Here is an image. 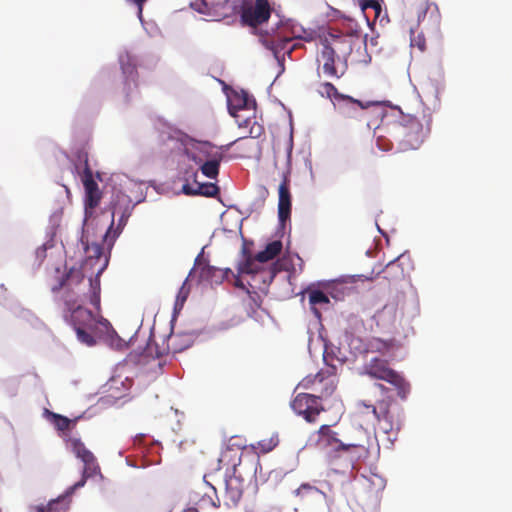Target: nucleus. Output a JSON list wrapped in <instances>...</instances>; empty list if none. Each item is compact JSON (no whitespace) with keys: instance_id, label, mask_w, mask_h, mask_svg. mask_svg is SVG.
<instances>
[{"instance_id":"f257e3e1","label":"nucleus","mask_w":512,"mask_h":512,"mask_svg":"<svg viewBox=\"0 0 512 512\" xmlns=\"http://www.w3.org/2000/svg\"><path fill=\"white\" fill-rule=\"evenodd\" d=\"M114 225V212L111 213V220L109 227L106 233L103 235L102 244L93 242L91 244L87 243L85 245V253L87 255L86 260L84 262V267L90 266L93 268L97 266L96 275L94 278H89V287H90V296L89 302L95 307V309L99 312L101 308V284H100V275L106 269L109 258L106 254L105 250H107L108 254L114 245V241L116 239V234L111 235V230Z\"/></svg>"},{"instance_id":"f03ea898","label":"nucleus","mask_w":512,"mask_h":512,"mask_svg":"<svg viewBox=\"0 0 512 512\" xmlns=\"http://www.w3.org/2000/svg\"><path fill=\"white\" fill-rule=\"evenodd\" d=\"M392 360L373 356L363 364L360 375L393 385L397 389L398 396L404 399L410 391V385L402 375L390 367Z\"/></svg>"},{"instance_id":"7ed1b4c3","label":"nucleus","mask_w":512,"mask_h":512,"mask_svg":"<svg viewBox=\"0 0 512 512\" xmlns=\"http://www.w3.org/2000/svg\"><path fill=\"white\" fill-rule=\"evenodd\" d=\"M52 292L62 291L64 305H74L78 302L89 301L90 287L85 283V275L81 268L71 267L58 282L51 287Z\"/></svg>"},{"instance_id":"20e7f679","label":"nucleus","mask_w":512,"mask_h":512,"mask_svg":"<svg viewBox=\"0 0 512 512\" xmlns=\"http://www.w3.org/2000/svg\"><path fill=\"white\" fill-rule=\"evenodd\" d=\"M83 302H78L72 305L65 306V318L73 326L77 339L87 345L93 346L96 341L93 337V332L97 326L96 316L82 306Z\"/></svg>"},{"instance_id":"39448f33","label":"nucleus","mask_w":512,"mask_h":512,"mask_svg":"<svg viewBox=\"0 0 512 512\" xmlns=\"http://www.w3.org/2000/svg\"><path fill=\"white\" fill-rule=\"evenodd\" d=\"M334 369L333 367L332 370H320L314 375H307L298 386L316 392L315 395L319 397L320 401L323 398H328L334 393L337 386Z\"/></svg>"},{"instance_id":"423d86ee","label":"nucleus","mask_w":512,"mask_h":512,"mask_svg":"<svg viewBox=\"0 0 512 512\" xmlns=\"http://www.w3.org/2000/svg\"><path fill=\"white\" fill-rule=\"evenodd\" d=\"M319 42L323 48L338 55L339 59L345 60H348L353 47L357 43L352 38L342 35L336 28H330L320 34Z\"/></svg>"},{"instance_id":"0eeeda50","label":"nucleus","mask_w":512,"mask_h":512,"mask_svg":"<svg viewBox=\"0 0 512 512\" xmlns=\"http://www.w3.org/2000/svg\"><path fill=\"white\" fill-rule=\"evenodd\" d=\"M73 452L84 463L82 478L68 488V494H73L78 488L85 485L88 478L100 474V467L93 453L88 450L80 439L72 440Z\"/></svg>"},{"instance_id":"6e6552de","label":"nucleus","mask_w":512,"mask_h":512,"mask_svg":"<svg viewBox=\"0 0 512 512\" xmlns=\"http://www.w3.org/2000/svg\"><path fill=\"white\" fill-rule=\"evenodd\" d=\"M367 410H371L375 419L378 421L380 429L384 433L392 431H399L402 425L400 419L399 409H391V403L387 400H382L377 403V406L364 405Z\"/></svg>"},{"instance_id":"1a4fd4ad","label":"nucleus","mask_w":512,"mask_h":512,"mask_svg":"<svg viewBox=\"0 0 512 512\" xmlns=\"http://www.w3.org/2000/svg\"><path fill=\"white\" fill-rule=\"evenodd\" d=\"M355 441H344L340 451L341 456H347L353 463L369 455L371 437L363 427H354Z\"/></svg>"},{"instance_id":"9d476101","label":"nucleus","mask_w":512,"mask_h":512,"mask_svg":"<svg viewBox=\"0 0 512 512\" xmlns=\"http://www.w3.org/2000/svg\"><path fill=\"white\" fill-rule=\"evenodd\" d=\"M291 408L309 423L316 422L317 417L324 411L319 397L309 393L297 394L291 402Z\"/></svg>"},{"instance_id":"9b49d317","label":"nucleus","mask_w":512,"mask_h":512,"mask_svg":"<svg viewBox=\"0 0 512 512\" xmlns=\"http://www.w3.org/2000/svg\"><path fill=\"white\" fill-rule=\"evenodd\" d=\"M200 153L204 156V159L195 157V163L200 165V170L204 176L210 179H216L219 175L223 153L210 143H204L200 149Z\"/></svg>"},{"instance_id":"f8f14e48","label":"nucleus","mask_w":512,"mask_h":512,"mask_svg":"<svg viewBox=\"0 0 512 512\" xmlns=\"http://www.w3.org/2000/svg\"><path fill=\"white\" fill-rule=\"evenodd\" d=\"M318 70L329 78L340 79L347 71V60L339 59L338 55L322 47L317 57Z\"/></svg>"},{"instance_id":"ddd939ff","label":"nucleus","mask_w":512,"mask_h":512,"mask_svg":"<svg viewBox=\"0 0 512 512\" xmlns=\"http://www.w3.org/2000/svg\"><path fill=\"white\" fill-rule=\"evenodd\" d=\"M271 11L268 0H256L254 6L242 9L241 20L243 24L256 28L269 20Z\"/></svg>"},{"instance_id":"4468645a","label":"nucleus","mask_w":512,"mask_h":512,"mask_svg":"<svg viewBox=\"0 0 512 512\" xmlns=\"http://www.w3.org/2000/svg\"><path fill=\"white\" fill-rule=\"evenodd\" d=\"M85 189V223H87L94 215L95 208L99 205L102 193L98 184L93 179V173L87 171L86 176H81Z\"/></svg>"},{"instance_id":"2eb2a0df","label":"nucleus","mask_w":512,"mask_h":512,"mask_svg":"<svg viewBox=\"0 0 512 512\" xmlns=\"http://www.w3.org/2000/svg\"><path fill=\"white\" fill-rule=\"evenodd\" d=\"M372 104V102H362L351 96L344 95L340 97L338 102H335L334 108L342 118L358 120L363 116V111Z\"/></svg>"},{"instance_id":"dca6fc26","label":"nucleus","mask_w":512,"mask_h":512,"mask_svg":"<svg viewBox=\"0 0 512 512\" xmlns=\"http://www.w3.org/2000/svg\"><path fill=\"white\" fill-rule=\"evenodd\" d=\"M344 441L337 438L329 425H322L316 432L315 446L328 453H333L335 457H340L341 447Z\"/></svg>"},{"instance_id":"f3484780","label":"nucleus","mask_w":512,"mask_h":512,"mask_svg":"<svg viewBox=\"0 0 512 512\" xmlns=\"http://www.w3.org/2000/svg\"><path fill=\"white\" fill-rule=\"evenodd\" d=\"M399 349L397 341L393 338L381 339L378 337L371 338L366 344V353L378 354L381 358L394 359L395 352Z\"/></svg>"},{"instance_id":"a211bd4d","label":"nucleus","mask_w":512,"mask_h":512,"mask_svg":"<svg viewBox=\"0 0 512 512\" xmlns=\"http://www.w3.org/2000/svg\"><path fill=\"white\" fill-rule=\"evenodd\" d=\"M290 180L287 175L283 176V180L279 185L278 194V218L282 226L290 219L291 216V193H290Z\"/></svg>"},{"instance_id":"6ab92c4d","label":"nucleus","mask_w":512,"mask_h":512,"mask_svg":"<svg viewBox=\"0 0 512 512\" xmlns=\"http://www.w3.org/2000/svg\"><path fill=\"white\" fill-rule=\"evenodd\" d=\"M429 129H424L422 124L416 119L410 121V126L402 140L403 149H418L424 141Z\"/></svg>"},{"instance_id":"aec40b11","label":"nucleus","mask_w":512,"mask_h":512,"mask_svg":"<svg viewBox=\"0 0 512 512\" xmlns=\"http://www.w3.org/2000/svg\"><path fill=\"white\" fill-rule=\"evenodd\" d=\"M244 491V481L237 476H229L225 480V493L224 498L227 505L236 506Z\"/></svg>"},{"instance_id":"412c9836","label":"nucleus","mask_w":512,"mask_h":512,"mask_svg":"<svg viewBox=\"0 0 512 512\" xmlns=\"http://www.w3.org/2000/svg\"><path fill=\"white\" fill-rule=\"evenodd\" d=\"M121 68L125 76V90L126 96L129 97L133 88H137L138 72L136 64L132 61L129 56L120 59Z\"/></svg>"},{"instance_id":"4be33fe9","label":"nucleus","mask_w":512,"mask_h":512,"mask_svg":"<svg viewBox=\"0 0 512 512\" xmlns=\"http://www.w3.org/2000/svg\"><path fill=\"white\" fill-rule=\"evenodd\" d=\"M340 28H336L342 35L352 38L359 42L361 37V27L358 22L350 17L343 16L339 20Z\"/></svg>"},{"instance_id":"5701e85b","label":"nucleus","mask_w":512,"mask_h":512,"mask_svg":"<svg viewBox=\"0 0 512 512\" xmlns=\"http://www.w3.org/2000/svg\"><path fill=\"white\" fill-rule=\"evenodd\" d=\"M71 494H68V490L66 491V494L63 496H59L56 499H52L48 502V504L45 505H36L32 507V510L34 512H66L69 507V502L67 498Z\"/></svg>"},{"instance_id":"b1692460","label":"nucleus","mask_w":512,"mask_h":512,"mask_svg":"<svg viewBox=\"0 0 512 512\" xmlns=\"http://www.w3.org/2000/svg\"><path fill=\"white\" fill-rule=\"evenodd\" d=\"M197 188L194 189L190 184L182 186V192L186 195H203L206 197H214L219 193V187L214 183H196Z\"/></svg>"},{"instance_id":"393cba45","label":"nucleus","mask_w":512,"mask_h":512,"mask_svg":"<svg viewBox=\"0 0 512 512\" xmlns=\"http://www.w3.org/2000/svg\"><path fill=\"white\" fill-rule=\"evenodd\" d=\"M260 41H261L262 45L265 46L267 49L271 50L275 54L276 57L283 50H287V53L290 54L297 47V45L294 44L290 48H287V45L291 41L289 38L280 39L279 37H277V38L262 37L260 39Z\"/></svg>"},{"instance_id":"a878e982","label":"nucleus","mask_w":512,"mask_h":512,"mask_svg":"<svg viewBox=\"0 0 512 512\" xmlns=\"http://www.w3.org/2000/svg\"><path fill=\"white\" fill-rule=\"evenodd\" d=\"M381 273L389 283L401 281L405 277L404 268L399 263V258L390 261Z\"/></svg>"},{"instance_id":"bb28decb","label":"nucleus","mask_w":512,"mask_h":512,"mask_svg":"<svg viewBox=\"0 0 512 512\" xmlns=\"http://www.w3.org/2000/svg\"><path fill=\"white\" fill-rule=\"evenodd\" d=\"M282 247V242L280 240L272 241L266 245L263 251H260L255 255V260L260 263L268 262L281 253Z\"/></svg>"},{"instance_id":"cd10ccee","label":"nucleus","mask_w":512,"mask_h":512,"mask_svg":"<svg viewBox=\"0 0 512 512\" xmlns=\"http://www.w3.org/2000/svg\"><path fill=\"white\" fill-rule=\"evenodd\" d=\"M230 272V269H226L223 271L221 269H218L207 264L201 268L200 277L211 282L219 283L222 282V280L226 278L227 274Z\"/></svg>"},{"instance_id":"c85d7f7f","label":"nucleus","mask_w":512,"mask_h":512,"mask_svg":"<svg viewBox=\"0 0 512 512\" xmlns=\"http://www.w3.org/2000/svg\"><path fill=\"white\" fill-rule=\"evenodd\" d=\"M330 303L329 297L321 290L314 289L309 292V304L311 310L317 318L321 317L320 311L317 306H323Z\"/></svg>"},{"instance_id":"c756f323","label":"nucleus","mask_w":512,"mask_h":512,"mask_svg":"<svg viewBox=\"0 0 512 512\" xmlns=\"http://www.w3.org/2000/svg\"><path fill=\"white\" fill-rule=\"evenodd\" d=\"M279 444V436L277 433H273L271 436L259 440L256 444H252L251 447L255 450H259L262 453H269Z\"/></svg>"},{"instance_id":"7c9ffc66","label":"nucleus","mask_w":512,"mask_h":512,"mask_svg":"<svg viewBox=\"0 0 512 512\" xmlns=\"http://www.w3.org/2000/svg\"><path fill=\"white\" fill-rule=\"evenodd\" d=\"M75 168L78 171L80 169H82V175L81 176H86L87 175V171L92 173V169H91V167L89 165L88 151H87L85 146L79 148L76 151V164H75Z\"/></svg>"},{"instance_id":"2f4dec72","label":"nucleus","mask_w":512,"mask_h":512,"mask_svg":"<svg viewBox=\"0 0 512 512\" xmlns=\"http://www.w3.org/2000/svg\"><path fill=\"white\" fill-rule=\"evenodd\" d=\"M248 106V98L246 94L235 95L229 102V112L234 118H238V111L245 109Z\"/></svg>"},{"instance_id":"473e14b6","label":"nucleus","mask_w":512,"mask_h":512,"mask_svg":"<svg viewBox=\"0 0 512 512\" xmlns=\"http://www.w3.org/2000/svg\"><path fill=\"white\" fill-rule=\"evenodd\" d=\"M169 345L172 346L174 352H180L191 345V337L172 334L169 338Z\"/></svg>"},{"instance_id":"72a5a7b5","label":"nucleus","mask_w":512,"mask_h":512,"mask_svg":"<svg viewBox=\"0 0 512 512\" xmlns=\"http://www.w3.org/2000/svg\"><path fill=\"white\" fill-rule=\"evenodd\" d=\"M296 496L300 497L301 499H308V498H315L318 495L321 494V491L308 483H303L300 485V487L295 491Z\"/></svg>"},{"instance_id":"f704fd0d","label":"nucleus","mask_w":512,"mask_h":512,"mask_svg":"<svg viewBox=\"0 0 512 512\" xmlns=\"http://www.w3.org/2000/svg\"><path fill=\"white\" fill-rule=\"evenodd\" d=\"M321 94L326 95L335 105V102L340 100V97H343L345 94H342L338 91V89L330 82H324L321 84Z\"/></svg>"},{"instance_id":"c9c22d12","label":"nucleus","mask_w":512,"mask_h":512,"mask_svg":"<svg viewBox=\"0 0 512 512\" xmlns=\"http://www.w3.org/2000/svg\"><path fill=\"white\" fill-rule=\"evenodd\" d=\"M191 7L201 14L211 15L216 12V5L213 2H207V0H195Z\"/></svg>"},{"instance_id":"e433bc0d","label":"nucleus","mask_w":512,"mask_h":512,"mask_svg":"<svg viewBox=\"0 0 512 512\" xmlns=\"http://www.w3.org/2000/svg\"><path fill=\"white\" fill-rule=\"evenodd\" d=\"M52 423L59 431H66L70 428L71 420L67 418L66 416L51 413Z\"/></svg>"},{"instance_id":"4c0bfd02","label":"nucleus","mask_w":512,"mask_h":512,"mask_svg":"<svg viewBox=\"0 0 512 512\" xmlns=\"http://www.w3.org/2000/svg\"><path fill=\"white\" fill-rule=\"evenodd\" d=\"M380 1L381 0H363L361 2V10L364 12L369 8L373 9L375 11L376 17H378L381 12Z\"/></svg>"},{"instance_id":"58836bf2","label":"nucleus","mask_w":512,"mask_h":512,"mask_svg":"<svg viewBox=\"0 0 512 512\" xmlns=\"http://www.w3.org/2000/svg\"><path fill=\"white\" fill-rule=\"evenodd\" d=\"M188 294L189 289L186 287V282H184L178 291L176 298V306L180 305L182 307L188 297Z\"/></svg>"},{"instance_id":"ea45409f","label":"nucleus","mask_w":512,"mask_h":512,"mask_svg":"<svg viewBox=\"0 0 512 512\" xmlns=\"http://www.w3.org/2000/svg\"><path fill=\"white\" fill-rule=\"evenodd\" d=\"M254 260L251 257H248L244 263L241 264L239 271L245 274L254 273L256 270L253 268Z\"/></svg>"},{"instance_id":"a19ab883","label":"nucleus","mask_w":512,"mask_h":512,"mask_svg":"<svg viewBox=\"0 0 512 512\" xmlns=\"http://www.w3.org/2000/svg\"><path fill=\"white\" fill-rule=\"evenodd\" d=\"M128 217H129V214H127L126 212H123V214L121 215V217L119 219L117 229L114 231L113 235L116 234V237H117L120 234L122 228L126 225Z\"/></svg>"},{"instance_id":"79ce46f5","label":"nucleus","mask_w":512,"mask_h":512,"mask_svg":"<svg viewBox=\"0 0 512 512\" xmlns=\"http://www.w3.org/2000/svg\"><path fill=\"white\" fill-rule=\"evenodd\" d=\"M236 121H237L238 126H239L240 128H242V127H248V126H250V125H251V123L255 124V121H253L251 118L246 117V118L241 119V116H240V115H239V117H238V118H236Z\"/></svg>"},{"instance_id":"37998d69","label":"nucleus","mask_w":512,"mask_h":512,"mask_svg":"<svg viewBox=\"0 0 512 512\" xmlns=\"http://www.w3.org/2000/svg\"><path fill=\"white\" fill-rule=\"evenodd\" d=\"M411 44H412V46H417L419 48V50H421V51H424V49H425V39L424 38H419L418 40L412 39Z\"/></svg>"},{"instance_id":"c03bdc74","label":"nucleus","mask_w":512,"mask_h":512,"mask_svg":"<svg viewBox=\"0 0 512 512\" xmlns=\"http://www.w3.org/2000/svg\"><path fill=\"white\" fill-rule=\"evenodd\" d=\"M314 32L313 31H304L303 36H298L297 38L302 39L306 42H311L314 40Z\"/></svg>"},{"instance_id":"a18cd8bd","label":"nucleus","mask_w":512,"mask_h":512,"mask_svg":"<svg viewBox=\"0 0 512 512\" xmlns=\"http://www.w3.org/2000/svg\"><path fill=\"white\" fill-rule=\"evenodd\" d=\"M46 246L43 245L41 247H39L37 250H36V254L38 257H41V258H44L45 257V253H46Z\"/></svg>"},{"instance_id":"49530a36","label":"nucleus","mask_w":512,"mask_h":512,"mask_svg":"<svg viewBox=\"0 0 512 512\" xmlns=\"http://www.w3.org/2000/svg\"><path fill=\"white\" fill-rule=\"evenodd\" d=\"M261 130H262L261 126H258L257 131H254V127H251V129H250V136L254 137V138L258 137L260 135V133H261Z\"/></svg>"},{"instance_id":"de8ad7c7","label":"nucleus","mask_w":512,"mask_h":512,"mask_svg":"<svg viewBox=\"0 0 512 512\" xmlns=\"http://www.w3.org/2000/svg\"><path fill=\"white\" fill-rule=\"evenodd\" d=\"M135 4L138 5L139 7V14L141 15L142 14V7H143V4L146 2V0H132Z\"/></svg>"},{"instance_id":"09e8293b","label":"nucleus","mask_w":512,"mask_h":512,"mask_svg":"<svg viewBox=\"0 0 512 512\" xmlns=\"http://www.w3.org/2000/svg\"><path fill=\"white\" fill-rule=\"evenodd\" d=\"M356 434L354 433V428L351 433L343 440V441H355Z\"/></svg>"},{"instance_id":"8fccbe9b","label":"nucleus","mask_w":512,"mask_h":512,"mask_svg":"<svg viewBox=\"0 0 512 512\" xmlns=\"http://www.w3.org/2000/svg\"><path fill=\"white\" fill-rule=\"evenodd\" d=\"M100 324H103V325H108L109 322L107 321V319H104V318H101L100 321H98Z\"/></svg>"},{"instance_id":"3c124183","label":"nucleus","mask_w":512,"mask_h":512,"mask_svg":"<svg viewBox=\"0 0 512 512\" xmlns=\"http://www.w3.org/2000/svg\"><path fill=\"white\" fill-rule=\"evenodd\" d=\"M229 4H230V0H226V1H225L224 3H222L220 6H221L222 8H225V7L229 6Z\"/></svg>"},{"instance_id":"603ef678","label":"nucleus","mask_w":512,"mask_h":512,"mask_svg":"<svg viewBox=\"0 0 512 512\" xmlns=\"http://www.w3.org/2000/svg\"><path fill=\"white\" fill-rule=\"evenodd\" d=\"M183 512H199L196 508H188L184 510Z\"/></svg>"},{"instance_id":"864d4df0","label":"nucleus","mask_w":512,"mask_h":512,"mask_svg":"<svg viewBox=\"0 0 512 512\" xmlns=\"http://www.w3.org/2000/svg\"><path fill=\"white\" fill-rule=\"evenodd\" d=\"M379 387H380V389H381L382 391H386V390H387V388H386L384 385H382V384H379Z\"/></svg>"},{"instance_id":"5fc2aeb1","label":"nucleus","mask_w":512,"mask_h":512,"mask_svg":"<svg viewBox=\"0 0 512 512\" xmlns=\"http://www.w3.org/2000/svg\"><path fill=\"white\" fill-rule=\"evenodd\" d=\"M235 142H236V141H233L232 143H229V144L227 145V147L232 146Z\"/></svg>"}]
</instances>
